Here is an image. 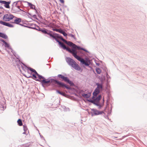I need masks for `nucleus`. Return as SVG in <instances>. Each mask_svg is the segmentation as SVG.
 I'll list each match as a JSON object with an SVG mask.
<instances>
[{"mask_svg": "<svg viewBox=\"0 0 147 147\" xmlns=\"http://www.w3.org/2000/svg\"><path fill=\"white\" fill-rule=\"evenodd\" d=\"M65 49L72 54L73 56L76 58L78 60L80 61L83 64H84L86 65H89L87 62H86L83 59H82L77 55V52L75 49H72L71 50L68 47H66V48Z\"/></svg>", "mask_w": 147, "mask_h": 147, "instance_id": "f257e3e1", "label": "nucleus"}, {"mask_svg": "<svg viewBox=\"0 0 147 147\" xmlns=\"http://www.w3.org/2000/svg\"><path fill=\"white\" fill-rule=\"evenodd\" d=\"M66 60L68 64L75 69L78 70H80V67L73 59L69 57H67Z\"/></svg>", "mask_w": 147, "mask_h": 147, "instance_id": "f03ea898", "label": "nucleus"}, {"mask_svg": "<svg viewBox=\"0 0 147 147\" xmlns=\"http://www.w3.org/2000/svg\"><path fill=\"white\" fill-rule=\"evenodd\" d=\"M16 66L19 70L21 71V69L25 71L26 70L28 71V67L24 64L21 62L20 60L19 61H16Z\"/></svg>", "mask_w": 147, "mask_h": 147, "instance_id": "7ed1b4c3", "label": "nucleus"}, {"mask_svg": "<svg viewBox=\"0 0 147 147\" xmlns=\"http://www.w3.org/2000/svg\"><path fill=\"white\" fill-rule=\"evenodd\" d=\"M14 17V16L12 14H6L4 15L3 19L6 22L9 21L12 19Z\"/></svg>", "mask_w": 147, "mask_h": 147, "instance_id": "20e7f679", "label": "nucleus"}, {"mask_svg": "<svg viewBox=\"0 0 147 147\" xmlns=\"http://www.w3.org/2000/svg\"><path fill=\"white\" fill-rule=\"evenodd\" d=\"M58 76L59 78L62 79L63 80H64L65 82H67L70 84L72 85L73 84V83L71 81H70L67 77H65L61 74L58 75Z\"/></svg>", "mask_w": 147, "mask_h": 147, "instance_id": "39448f33", "label": "nucleus"}, {"mask_svg": "<svg viewBox=\"0 0 147 147\" xmlns=\"http://www.w3.org/2000/svg\"><path fill=\"white\" fill-rule=\"evenodd\" d=\"M53 82L55 84H57L59 87H65L67 88H68V87L66 86V85L62 82H59L55 80H53Z\"/></svg>", "mask_w": 147, "mask_h": 147, "instance_id": "423d86ee", "label": "nucleus"}, {"mask_svg": "<svg viewBox=\"0 0 147 147\" xmlns=\"http://www.w3.org/2000/svg\"><path fill=\"white\" fill-rule=\"evenodd\" d=\"M0 24H1L3 25L7 26L10 28H12L13 27V26L10 24L8 22H3L2 20L0 21Z\"/></svg>", "mask_w": 147, "mask_h": 147, "instance_id": "0eeeda50", "label": "nucleus"}, {"mask_svg": "<svg viewBox=\"0 0 147 147\" xmlns=\"http://www.w3.org/2000/svg\"><path fill=\"white\" fill-rule=\"evenodd\" d=\"M28 69H29L30 71L31 72L34 73V74H32V76L33 77V79L34 80H36V77L35 74L36 73H37V72L34 69H33L30 67H28Z\"/></svg>", "mask_w": 147, "mask_h": 147, "instance_id": "6e6552de", "label": "nucleus"}, {"mask_svg": "<svg viewBox=\"0 0 147 147\" xmlns=\"http://www.w3.org/2000/svg\"><path fill=\"white\" fill-rule=\"evenodd\" d=\"M36 27H38V26L36 24L30 23H28V28L35 29Z\"/></svg>", "mask_w": 147, "mask_h": 147, "instance_id": "1a4fd4ad", "label": "nucleus"}, {"mask_svg": "<svg viewBox=\"0 0 147 147\" xmlns=\"http://www.w3.org/2000/svg\"><path fill=\"white\" fill-rule=\"evenodd\" d=\"M16 19L14 20V22L12 23H15L19 25V23H20L22 21V19L20 18H18L15 17Z\"/></svg>", "mask_w": 147, "mask_h": 147, "instance_id": "9d476101", "label": "nucleus"}, {"mask_svg": "<svg viewBox=\"0 0 147 147\" xmlns=\"http://www.w3.org/2000/svg\"><path fill=\"white\" fill-rule=\"evenodd\" d=\"M53 79H50L49 80H46L45 79H44L41 81V82L43 84H45L51 82H53Z\"/></svg>", "mask_w": 147, "mask_h": 147, "instance_id": "9b49d317", "label": "nucleus"}, {"mask_svg": "<svg viewBox=\"0 0 147 147\" xmlns=\"http://www.w3.org/2000/svg\"><path fill=\"white\" fill-rule=\"evenodd\" d=\"M19 2H20V1H16V2H15L13 3V4L12 5V10L13 9V5H15V6L16 7H17L20 10L18 11H22V10L21 9H20V7L19 6L17 5L18 3Z\"/></svg>", "mask_w": 147, "mask_h": 147, "instance_id": "f8f14e48", "label": "nucleus"}, {"mask_svg": "<svg viewBox=\"0 0 147 147\" xmlns=\"http://www.w3.org/2000/svg\"><path fill=\"white\" fill-rule=\"evenodd\" d=\"M82 96L84 98H88L90 96L91 93H88L87 94H82Z\"/></svg>", "mask_w": 147, "mask_h": 147, "instance_id": "ddd939ff", "label": "nucleus"}, {"mask_svg": "<svg viewBox=\"0 0 147 147\" xmlns=\"http://www.w3.org/2000/svg\"><path fill=\"white\" fill-rule=\"evenodd\" d=\"M0 37H1L5 39L7 38V36L5 34L0 32Z\"/></svg>", "mask_w": 147, "mask_h": 147, "instance_id": "4468645a", "label": "nucleus"}, {"mask_svg": "<svg viewBox=\"0 0 147 147\" xmlns=\"http://www.w3.org/2000/svg\"><path fill=\"white\" fill-rule=\"evenodd\" d=\"M65 43L70 46L72 47L73 48L74 46H76V45L70 41L67 42H67H66Z\"/></svg>", "mask_w": 147, "mask_h": 147, "instance_id": "2eb2a0df", "label": "nucleus"}, {"mask_svg": "<svg viewBox=\"0 0 147 147\" xmlns=\"http://www.w3.org/2000/svg\"><path fill=\"white\" fill-rule=\"evenodd\" d=\"M103 113V111H100L97 110H94V113L95 115L101 114Z\"/></svg>", "mask_w": 147, "mask_h": 147, "instance_id": "dca6fc26", "label": "nucleus"}, {"mask_svg": "<svg viewBox=\"0 0 147 147\" xmlns=\"http://www.w3.org/2000/svg\"><path fill=\"white\" fill-rule=\"evenodd\" d=\"M4 46L6 48H7V49H11V50L13 51V49L10 46V45L7 42H6L5 43L4 45Z\"/></svg>", "mask_w": 147, "mask_h": 147, "instance_id": "f3484780", "label": "nucleus"}, {"mask_svg": "<svg viewBox=\"0 0 147 147\" xmlns=\"http://www.w3.org/2000/svg\"><path fill=\"white\" fill-rule=\"evenodd\" d=\"M100 92V90L98 88H96L93 93V95L94 96H96Z\"/></svg>", "mask_w": 147, "mask_h": 147, "instance_id": "a211bd4d", "label": "nucleus"}, {"mask_svg": "<svg viewBox=\"0 0 147 147\" xmlns=\"http://www.w3.org/2000/svg\"><path fill=\"white\" fill-rule=\"evenodd\" d=\"M10 1H6V2L4 4V6L6 8H9L10 6H9V4L10 3Z\"/></svg>", "mask_w": 147, "mask_h": 147, "instance_id": "6ab92c4d", "label": "nucleus"}, {"mask_svg": "<svg viewBox=\"0 0 147 147\" xmlns=\"http://www.w3.org/2000/svg\"><path fill=\"white\" fill-rule=\"evenodd\" d=\"M17 122L19 126H22L23 125V123L22 120L21 119H19L18 120Z\"/></svg>", "mask_w": 147, "mask_h": 147, "instance_id": "aec40b11", "label": "nucleus"}, {"mask_svg": "<svg viewBox=\"0 0 147 147\" xmlns=\"http://www.w3.org/2000/svg\"><path fill=\"white\" fill-rule=\"evenodd\" d=\"M58 42L61 47L63 49H65L66 48V47L63 42L59 41Z\"/></svg>", "mask_w": 147, "mask_h": 147, "instance_id": "412c9836", "label": "nucleus"}, {"mask_svg": "<svg viewBox=\"0 0 147 147\" xmlns=\"http://www.w3.org/2000/svg\"><path fill=\"white\" fill-rule=\"evenodd\" d=\"M28 5L30 7V8L32 9H35V6L31 3L28 2Z\"/></svg>", "mask_w": 147, "mask_h": 147, "instance_id": "4be33fe9", "label": "nucleus"}, {"mask_svg": "<svg viewBox=\"0 0 147 147\" xmlns=\"http://www.w3.org/2000/svg\"><path fill=\"white\" fill-rule=\"evenodd\" d=\"M23 126L24 130V132L23 133V134H25L26 133L25 132H26V131H27V126H26V125H23Z\"/></svg>", "mask_w": 147, "mask_h": 147, "instance_id": "5701e85b", "label": "nucleus"}, {"mask_svg": "<svg viewBox=\"0 0 147 147\" xmlns=\"http://www.w3.org/2000/svg\"><path fill=\"white\" fill-rule=\"evenodd\" d=\"M96 88H98L100 90V89H101L102 88V85L100 84H98L97 87Z\"/></svg>", "mask_w": 147, "mask_h": 147, "instance_id": "b1692460", "label": "nucleus"}, {"mask_svg": "<svg viewBox=\"0 0 147 147\" xmlns=\"http://www.w3.org/2000/svg\"><path fill=\"white\" fill-rule=\"evenodd\" d=\"M60 33L63 34L64 36H67V34L62 30H61V31H60Z\"/></svg>", "mask_w": 147, "mask_h": 147, "instance_id": "393cba45", "label": "nucleus"}, {"mask_svg": "<svg viewBox=\"0 0 147 147\" xmlns=\"http://www.w3.org/2000/svg\"><path fill=\"white\" fill-rule=\"evenodd\" d=\"M74 49H78V50L81 49L84 50L83 48H81L80 47H78L76 45V46L74 47Z\"/></svg>", "mask_w": 147, "mask_h": 147, "instance_id": "a878e982", "label": "nucleus"}, {"mask_svg": "<svg viewBox=\"0 0 147 147\" xmlns=\"http://www.w3.org/2000/svg\"><path fill=\"white\" fill-rule=\"evenodd\" d=\"M96 71L98 74H100L101 71V70L99 68H97L96 69Z\"/></svg>", "mask_w": 147, "mask_h": 147, "instance_id": "bb28decb", "label": "nucleus"}, {"mask_svg": "<svg viewBox=\"0 0 147 147\" xmlns=\"http://www.w3.org/2000/svg\"><path fill=\"white\" fill-rule=\"evenodd\" d=\"M35 75L36 76V75L37 76H38V77L39 78V79H41V78H42L43 79H45V78L42 77V76H40V75H39L38 74V73L37 72V73H36L35 74Z\"/></svg>", "mask_w": 147, "mask_h": 147, "instance_id": "cd10ccee", "label": "nucleus"}, {"mask_svg": "<svg viewBox=\"0 0 147 147\" xmlns=\"http://www.w3.org/2000/svg\"><path fill=\"white\" fill-rule=\"evenodd\" d=\"M101 98V95H99L96 99V101H98L100 100Z\"/></svg>", "mask_w": 147, "mask_h": 147, "instance_id": "c85d7f7f", "label": "nucleus"}, {"mask_svg": "<svg viewBox=\"0 0 147 147\" xmlns=\"http://www.w3.org/2000/svg\"><path fill=\"white\" fill-rule=\"evenodd\" d=\"M57 92L58 93H59V94H61V95H63V96L65 94L64 93H63V92H60V91H59L58 90H57Z\"/></svg>", "mask_w": 147, "mask_h": 147, "instance_id": "c756f323", "label": "nucleus"}, {"mask_svg": "<svg viewBox=\"0 0 147 147\" xmlns=\"http://www.w3.org/2000/svg\"><path fill=\"white\" fill-rule=\"evenodd\" d=\"M41 31L44 34H47V33H48L46 31V30L44 29L42 30Z\"/></svg>", "mask_w": 147, "mask_h": 147, "instance_id": "7c9ffc66", "label": "nucleus"}, {"mask_svg": "<svg viewBox=\"0 0 147 147\" xmlns=\"http://www.w3.org/2000/svg\"><path fill=\"white\" fill-rule=\"evenodd\" d=\"M15 57L17 59V60H16L15 61H19V60H20V57L18 55H16L15 56Z\"/></svg>", "mask_w": 147, "mask_h": 147, "instance_id": "2f4dec72", "label": "nucleus"}, {"mask_svg": "<svg viewBox=\"0 0 147 147\" xmlns=\"http://www.w3.org/2000/svg\"><path fill=\"white\" fill-rule=\"evenodd\" d=\"M21 147H28V145L27 144H24L21 145Z\"/></svg>", "mask_w": 147, "mask_h": 147, "instance_id": "473e14b6", "label": "nucleus"}, {"mask_svg": "<svg viewBox=\"0 0 147 147\" xmlns=\"http://www.w3.org/2000/svg\"><path fill=\"white\" fill-rule=\"evenodd\" d=\"M6 2V1L0 0V3L2 4H4Z\"/></svg>", "mask_w": 147, "mask_h": 147, "instance_id": "72a5a7b5", "label": "nucleus"}, {"mask_svg": "<svg viewBox=\"0 0 147 147\" xmlns=\"http://www.w3.org/2000/svg\"><path fill=\"white\" fill-rule=\"evenodd\" d=\"M11 51L13 53V55L15 56L17 55L15 51H13H13L11 50Z\"/></svg>", "mask_w": 147, "mask_h": 147, "instance_id": "f704fd0d", "label": "nucleus"}, {"mask_svg": "<svg viewBox=\"0 0 147 147\" xmlns=\"http://www.w3.org/2000/svg\"><path fill=\"white\" fill-rule=\"evenodd\" d=\"M0 41L3 42L4 44L6 42L4 40L1 38L0 39Z\"/></svg>", "mask_w": 147, "mask_h": 147, "instance_id": "c9c22d12", "label": "nucleus"}, {"mask_svg": "<svg viewBox=\"0 0 147 147\" xmlns=\"http://www.w3.org/2000/svg\"><path fill=\"white\" fill-rule=\"evenodd\" d=\"M61 39L63 42H65V43L66 42H67V40L64 39L62 37H61Z\"/></svg>", "mask_w": 147, "mask_h": 147, "instance_id": "e433bc0d", "label": "nucleus"}, {"mask_svg": "<svg viewBox=\"0 0 147 147\" xmlns=\"http://www.w3.org/2000/svg\"><path fill=\"white\" fill-rule=\"evenodd\" d=\"M61 39L63 42H65V43L66 42H67V40L64 39L62 37H61Z\"/></svg>", "mask_w": 147, "mask_h": 147, "instance_id": "4c0bfd02", "label": "nucleus"}, {"mask_svg": "<svg viewBox=\"0 0 147 147\" xmlns=\"http://www.w3.org/2000/svg\"><path fill=\"white\" fill-rule=\"evenodd\" d=\"M57 37V36H56L54 35H53L51 37H53V38L55 39H56V37Z\"/></svg>", "mask_w": 147, "mask_h": 147, "instance_id": "58836bf2", "label": "nucleus"}, {"mask_svg": "<svg viewBox=\"0 0 147 147\" xmlns=\"http://www.w3.org/2000/svg\"><path fill=\"white\" fill-rule=\"evenodd\" d=\"M19 25H21L22 26H23L24 27L28 28V26L27 25H26V26L24 25L23 24H19Z\"/></svg>", "mask_w": 147, "mask_h": 147, "instance_id": "ea45409f", "label": "nucleus"}, {"mask_svg": "<svg viewBox=\"0 0 147 147\" xmlns=\"http://www.w3.org/2000/svg\"><path fill=\"white\" fill-rule=\"evenodd\" d=\"M47 34L49 35L50 36H51V37H52V34H50V33H47Z\"/></svg>", "mask_w": 147, "mask_h": 147, "instance_id": "a19ab883", "label": "nucleus"}, {"mask_svg": "<svg viewBox=\"0 0 147 147\" xmlns=\"http://www.w3.org/2000/svg\"><path fill=\"white\" fill-rule=\"evenodd\" d=\"M59 0L62 3H64V1L63 0Z\"/></svg>", "mask_w": 147, "mask_h": 147, "instance_id": "79ce46f5", "label": "nucleus"}, {"mask_svg": "<svg viewBox=\"0 0 147 147\" xmlns=\"http://www.w3.org/2000/svg\"><path fill=\"white\" fill-rule=\"evenodd\" d=\"M61 30H59V29H57L56 31H58L60 32V31H61Z\"/></svg>", "mask_w": 147, "mask_h": 147, "instance_id": "37998d69", "label": "nucleus"}, {"mask_svg": "<svg viewBox=\"0 0 147 147\" xmlns=\"http://www.w3.org/2000/svg\"><path fill=\"white\" fill-rule=\"evenodd\" d=\"M0 9H3V7L2 6H0Z\"/></svg>", "mask_w": 147, "mask_h": 147, "instance_id": "c03bdc74", "label": "nucleus"}, {"mask_svg": "<svg viewBox=\"0 0 147 147\" xmlns=\"http://www.w3.org/2000/svg\"><path fill=\"white\" fill-rule=\"evenodd\" d=\"M1 13H1V12H0V15L1 14Z\"/></svg>", "mask_w": 147, "mask_h": 147, "instance_id": "a18cd8bd", "label": "nucleus"}, {"mask_svg": "<svg viewBox=\"0 0 147 147\" xmlns=\"http://www.w3.org/2000/svg\"><path fill=\"white\" fill-rule=\"evenodd\" d=\"M3 107V109H4V107Z\"/></svg>", "mask_w": 147, "mask_h": 147, "instance_id": "49530a36", "label": "nucleus"}, {"mask_svg": "<svg viewBox=\"0 0 147 147\" xmlns=\"http://www.w3.org/2000/svg\"><path fill=\"white\" fill-rule=\"evenodd\" d=\"M26 77L28 78V77L27 76H26Z\"/></svg>", "mask_w": 147, "mask_h": 147, "instance_id": "de8ad7c7", "label": "nucleus"}, {"mask_svg": "<svg viewBox=\"0 0 147 147\" xmlns=\"http://www.w3.org/2000/svg\"><path fill=\"white\" fill-rule=\"evenodd\" d=\"M26 2L28 3V2H27V1H26Z\"/></svg>", "mask_w": 147, "mask_h": 147, "instance_id": "09e8293b", "label": "nucleus"}, {"mask_svg": "<svg viewBox=\"0 0 147 147\" xmlns=\"http://www.w3.org/2000/svg\"><path fill=\"white\" fill-rule=\"evenodd\" d=\"M26 104L28 105V103H26Z\"/></svg>", "mask_w": 147, "mask_h": 147, "instance_id": "8fccbe9b", "label": "nucleus"}]
</instances>
